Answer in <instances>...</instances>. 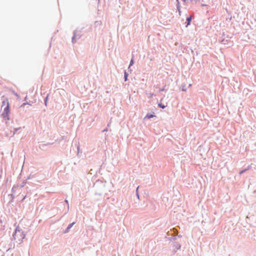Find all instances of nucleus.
Here are the masks:
<instances>
[{
	"label": "nucleus",
	"instance_id": "obj_7",
	"mask_svg": "<svg viewBox=\"0 0 256 256\" xmlns=\"http://www.w3.org/2000/svg\"><path fill=\"white\" fill-rule=\"evenodd\" d=\"M133 64H134V60H133V59H132V60H130V66H132Z\"/></svg>",
	"mask_w": 256,
	"mask_h": 256
},
{
	"label": "nucleus",
	"instance_id": "obj_2",
	"mask_svg": "<svg viewBox=\"0 0 256 256\" xmlns=\"http://www.w3.org/2000/svg\"><path fill=\"white\" fill-rule=\"evenodd\" d=\"M192 20V16H190L189 17L187 18L186 20L188 21V24L186 25V27H187L190 24Z\"/></svg>",
	"mask_w": 256,
	"mask_h": 256
},
{
	"label": "nucleus",
	"instance_id": "obj_8",
	"mask_svg": "<svg viewBox=\"0 0 256 256\" xmlns=\"http://www.w3.org/2000/svg\"><path fill=\"white\" fill-rule=\"evenodd\" d=\"M126 78H127V75L125 73V80H126Z\"/></svg>",
	"mask_w": 256,
	"mask_h": 256
},
{
	"label": "nucleus",
	"instance_id": "obj_3",
	"mask_svg": "<svg viewBox=\"0 0 256 256\" xmlns=\"http://www.w3.org/2000/svg\"><path fill=\"white\" fill-rule=\"evenodd\" d=\"M154 116L152 114H146V118H152L153 117H154Z\"/></svg>",
	"mask_w": 256,
	"mask_h": 256
},
{
	"label": "nucleus",
	"instance_id": "obj_4",
	"mask_svg": "<svg viewBox=\"0 0 256 256\" xmlns=\"http://www.w3.org/2000/svg\"><path fill=\"white\" fill-rule=\"evenodd\" d=\"M74 224V222H73V223H72V224H70L68 226V228H66V232H68V230H70V228L72 226H73Z\"/></svg>",
	"mask_w": 256,
	"mask_h": 256
},
{
	"label": "nucleus",
	"instance_id": "obj_9",
	"mask_svg": "<svg viewBox=\"0 0 256 256\" xmlns=\"http://www.w3.org/2000/svg\"><path fill=\"white\" fill-rule=\"evenodd\" d=\"M150 96H152V94H150Z\"/></svg>",
	"mask_w": 256,
	"mask_h": 256
},
{
	"label": "nucleus",
	"instance_id": "obj_5",
	"mask_svg": "<svg viewBox=\"0 0 256 256\" xmlns=\"http://www.w3.org/2000/svg\"><path fill=\"white\" fill-rule=\"evenodd\" d=\"M250 168V166H248V168H246V169H245V170H243L241 171V172H240V174H242L243 172H246V170H249V169Z\"/></svg>",
	"mask_w": 256,
	"mask_h": 256
},
{
	"label": "nucleus",
	"instance_id": "obj_6",
	"mask_svg": "<svg viewBox=\"0 0 256 256\" xmlns=\"http://www.w3.org/2000/svg\"><path fill=\"white\" fill-rule=\"evenodd\" d=\"M158 106H159L160 108H166V106H164V105H163V104H158Z\"/></svg>",
	"mask_w": 256,
	"mask_h": 256
},
{
	"label": "nucleus",
	"instance_id": "obj_1",
	"mask_svg": "<svg viewBox=\"0 0 256 256\" xmlns=\"http://www.w3.org/2000/svg\"><path fill=\"white\" fill-rule=\"evenodd\" d=\"M6 106L2 112V117L6 120H10V106L8 100V98L4 100L2 102V107Z\"/></svg>",
	"mask_w": 256,
	"mask_h": 256
}]
</instances>
